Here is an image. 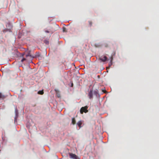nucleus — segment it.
Returning a JSON list of instances; mask_svg holds the SVG:
<instances>
[{
    "label": "nucleus",
    "mask_w": 159,
    "mask_h": 159,
    "mask_svg": "<svg viewBox=\"0 0 159 159\" xmlns=\"http://www.w3.org/2000/svg\"><path fill=\"white\" fill-rule=\"evenodd\" d=\"M88 107L87 106H85L81 107L80 110V113L82 114L84 112L85 113L87 112L88 111V110H87Z\"/></svg>",
    "instance_id": "2"
},
{
    "label": "nucleus",
    "mask_w": 159,
    "mask_h": 159,
    "mask_svg": "<svg viewBox=\"0 0 159 159\" xmlns=\"http://www.w3.org/2000/svg\"><path fill=\"white\" fill-rule=\"evenodd\" d=\"M70 158L72 159H78V157L75 154L69 153Z\"/></svg>",
    "instance_id": "3"
},
{
    "label": "nucleus",
    "mask_w": 159,
    "mask_h": 159,
    "mask_svg": "<svg viewBox=\"0 0 159 159\" xmlns=\"http://www.w3.org/2000/svg\"><path fill=\"white\" fill-rule=\"evenodd\" d=\"M94 93L96 94V93H97V92L96 91H95L94 92Z\"/></svg>",
    "instance_id": "18"
},
{
    "label": "nucleus",
    "mask_w": 159,
    "mask_h": 159,
    "mask_svg": "<svg viewBox=\"0 0 159 159\" xmlns=\"http://www.w3.org/2000/svg\"><path fill=\"white\" fill-rule=\"evenodd\" d=\"M45 32L47 33H49L50 32L48 30H45Z\"/></svg>",
    "instance_id": "14"
},
{
    "label": "nucleus",
    "mask_w": 159,
    "mask_h": 159,
    "mask_svg": "<svg viewBox=\"0 0 159 159\" xmlns=\"http://www.w3.org/2000/svg\"><path fill=\"white\" fill-rule=\"evenodd\" d=\"M88 97H89V98L90 99H91L93 98V90L91 89L88 93Z\"/></svg>",
    "instance_id": "4"
},
{
    "label": "nucleus",
    "mask_w": 159,
    "mask_h": 159,
    "mask_svg": "<svg viewBox=\"0 0 159 159\" xmlns=\"http://www.w3.org/2000/svg\"><path fill=\"white\" fill-rule=\"evenodd\" d=\"M63 32H66V29L65 27H63Z\"/></svg>",
    "instance_id": "11"
},
{
    "label": "nucleus",
    "mask_w": 159,
    "mask_h": 159,
    "mask_svg": "<svg viewBox=\"0 0 159 159\" xmlns=\"http://www.w3.org/2000/svg\"><path fill=\"white\" fill-rule=\"evenodd\" d=\"M32 60H30L29 62H30V61L31 62Z\"/></svg>",
    "instance_id": "23"
},
{
    "label": "nucleus",
    "mask_w": 159,
    "mask_h": 159,
    "mask_svg": "<svg viewBox=\"0 0 159 159\" xmlns=\"http://www.w3.org/2000/svg\"><path fill=\"white\" fill-rule=\"evenodd\" d=\"M24 61V60H21V61H21V62H22Z\"/></svg>",
    "instance_id": "20"
},
{
    "label": "nucleus",
    "mask_w": 159,
    "mask_h": 159,
    "mask_svg": "<svg viewBox=\"0 0 159 159\" xmlns=\"http://www.w3.org/2000/svg\"><path fill=\"white\" fill-rule=\"evenodd\" d=\"M102 62H105L106 60H102Z\"/></svg>",
    "instance_id": "19"
},
{
    "label": "nucleus",
    "mask_w": 159,
    "mask_h": 159,
    "mask_svg": "<svg viewBox=\"0 0 159 159\" xmlns=\"http://www.w3.org/2000/svg\"><path fill=\"white\" fill-rule=\"evenodd\" d=\"M113 59V57H111V60H112Z\"/></svg>",
    "instance_id": "21"
},
{
    "label": "nucleus",
    "mask_w": 159,
    "mask_h": 159,
    "mask_svg": "<svg viewBox=\"0 0 159 159\" xmlns=\"http://www.w3.org/2000/svg\"><path fill=\"white\" fill-rule=\"evenodd\" d=\"M112 64L113 63L112 62V60H110V62L109 63V66L108 67H106V69H109L110 68V67L112 65Z\"/></svg>",
    "instance_id": "5"
},
{
    "label": "nucleus",
    "mask_w": 159,
    "mask_h": 159,
    "mask_svg": "<svg viewBox=\"0 0 159 159\" xmlns=\"http://www.w3.org/2000/svg\"><path fill=\"white\" fill-rule=\"evenodd\" d=\"M21 60H26V58H24V57H23V58H22V59H21Z\"/></svg>",
    "instance_id": "16"
},
{
    "label": "nucleus",
    "mask_w": 159,
    "mask_h": 159,
    "mask_svg": "<svg viewBox=\"0 0 159 159\" xmlns=\"http://www.w3.org/2000/svg\"><path fill=\"white\" fill-rule=\"evenodd\" d=\"M99 60H103V59H102V58H100Z\"/></svg>",
    "instance_id": "22"
},
{
    "label": "nucleus",
    "mask_w": 159,
    "mask_h": 159,
    "mask_svg": "<svg viewBox=\"0 0 159 159\" xmlns=\"http://www.w3.org/2000/svg\"><path fill=\"white\" fill-rule=\"evenodd\" d=\"M72 123L73 125H75L76 123V120H75V118L73 117L72 119Z\"/></svg>",
    "instance_id": "8"
},
{
    "label": "nucleus",
    "mask_w": 159,
    "mask_h": 159,
    "mask_svg": "<svg viewBox=\"0 0 159 159\" xmlns=\"http://www.w3.org/2000/svg\"><path fill=\"white\" fill-rule=\"evenodd\" d=\"M5 98V96L2 95V94L0 93V99H3Z\"/></svg>",
    "instance_id": "6"
},
{
    "label": "nucleus",
    "mask_w": 159,
    "mask_h": 159,
    "mask_svg": "<svg viewBox=\"0 0 159 159\" xmlns=\"http://www.w3.org/2000/svg\"><path fill=\"white\" fill-rule=\"evenodd\" d=\"M25 55L24 54V53H23L21 54V57H24V56Z\"/></svg>",
    "instance_id": "13"
},
{
    "label": "nucleus",
    "mask_w": 159,
    "mask_h": 159,
    "mask_svg": "<svg viewBox=\"0 0 159 159\" xmlns=\"http://www.w3.org/2000/svg\"><path fill=\"white\" fill-rule=\"evenodd\" d=\"M89 25H90V26H91L92 25V22L91 21H89Z\"/></svg>",
    "instance_id": "10"
},
{
    "label": "nucleus",
    "mask_w": 159,
    "mask_h": 159,
    "mask_svg": "<svg viewBox=\"0 0 159 159\" xmlns=\"http://www.w3.org/2000/svg\"><path fill=\"white\" fill-rule=\"evenodd\" d=\"M38 93L40 94H43V90L38 91Z\"/></svg>",
    "instance_id": "9"
},
{
    "label": "nucleus",
    "mask_w": 159,
    "mask_h": 159,
    "mask_svg": "<svg viewBox=\"0 0 159 159\" xmlns=\"http://www.w3.org/2000/svg\"><path fill=\"white\" fill-rule=\"evenodd\" d=\"M57 97L58 98H59V97H60V94H57Z\"/></svg>",
    "instance_id": "15"
},
{
    "label": "nucleus",
    "mask_w": 159,
    "mask_h": 159,
    "mask_svg": "<svg viewBox=\"0 0 159 159\" xmlns=\"http://www.w3.org/2000/svg\"><path fill=\"white\" fill-rule=\"evenodd\" d=\"M40 56V54L39 53L36 52V54L34 55H32L30 54V53H28L27 54L25 55V57L29 59H34V58H37V57H39Z\"/></svg>",
    "instance_id": "1"
},
{
    "label": "nucleus",
    "mask_w": 159,
    "mask_h": 159,
    "mask_svg": "<svg viewBox=\"0 0 159 159\" xmlns=\"http://www.w3.org/2000/svg\"><path fill=\"white\" fill-rule=\"evenodd\" d=\"M103 58H104V60H107V58L106 56H104Z\"/></svg>",
    "instance_id": "12"
},
{
    "label": "nucleus",
    "mask_w": 159,
    "mask_h": 159,
    "mask_svg": "<svg viewBox=\"0 0 159 159\" xmlns=\"http://www.w3.org/2000/svg\"><path fill=\"white\" fill-rule=\"evenodd\" d=\"M55 91L56 92H57V91H58V90H57V89H55Z\"/></svg>",
    "instance_id": "17"
},
{
    "label": "nucleus",
    "mask_w": 159,
    "mask_h": 159,
    "mask_svg": "<svg viewBox=\"0 0 159 159\" xmlns=\"http://www.w3.org/2000/svg\"><path fill=\"white\" fill-rule=\"evenodd\" d=\"M107 72H108V70H107Z\"/></svg>",
    "instance_id": "24"
},
{
    "label": "nucleus",
    "mask_w": 159,
    "mask_h": 159,
    "mask_svg": "<svg viewBox=\"0 0 159 159\" xmlns=\"http://www.w3.org/2000/svg\"><path fill=\"white\" fill-rule=\"evenodd\" d=\"M77 124L78 125L80 128L81 127V125L82 124V121H79L77 122Z\"/></svg>",
    "instance_id": "7"
}]
</instances>
